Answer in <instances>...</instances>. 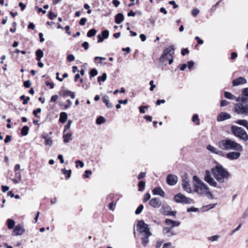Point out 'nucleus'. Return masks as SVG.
I'll list each match as a JSON object with an SVG mask.
<instances>
[{"instance_id":"nucleus-1","label":"nucleus","mask_w":248,"mask_h":248,"mask_svg":"<svg viewBox=\"0 0 248 248\" xmlns=\"http://www.w3.org/2000/svg\"><path fill=\"white\" fill-rule=\"evenodd\" d=\"M212 173L217 180L219 183L217 184L215 180L212 177L211 172L209 170L205 171V174L204 176V180L208 183L210 186L217 187L218 188H221L223 186V183L225 182V180L227 179L230 176V173L228 171L223 168L222 166L218 164L213 168L212 169Z\"/></svg>"},{"instance_id":"nucleus-2","label":"nucleus","mask_w":248,"mask_h":248,"mask_svg":"<svg viewBox=\"0 0 248 248\" xmlns=\"http://www.w3.org/2000/svg\"><path fill=\"white\" fill-rule=\"evenodd\" d=\"M217 146L220 149L225 151L242 152L243 150V146L240 144L229 138L220 140L217 143Z\"/></svg>"},{"instance_id":"nucleus-3","label":"nucleus","mask_w":248,"mask_h":248,"mask_svg":"<svg viewBox=\"0 0 248 248\" xmlns=\"http://www.w3.org/2000/svg\"><path fill=\"white\" fill-rule=\"evenodd\" d=\"M234 105V109L235 113L242 116L248 115V102H238Z\"/></svg>"},{"instance_id":"nucleus-4","label":"nucleus","mask_w":248,"mask_h":248,"mask_svg":"<svg viewBox=\"0 0 248 248\" xmlns=\"http://www.w3.org/2000/svg\"><path fill=\"white\" fill-rule=\"evenodd\" d=\"M232 133L236 137L244 141L248 140V135L246 131L241 127L233 125L231 127Z\"/></svg>"},{"instance_id":"nucleus-5","label":"nucleus","mask_w":248,"mask_h":248,"mask_svg":"<svg viewBox=\"0 0 248 248\" xmlns=\"http://www.w3.org/2000/svg\"><path fill=\"white\" fill-rule=\"evenodd\" d=\"M137 229L140 233L145 234H148L151 235V233L149 231L148 225L143 221L139 220L137 223Z\"/></svg>"},{"instance_id":"nucleus-6","label":"nucleus","mask_w":248,"mask_h":248,"mask_svg":"<svg viewBox=\"0 0 248 248\" xmlns=\"http://www.w3.org/2000/svg\"><path fill=\"white\" fill-rule=\"evenodd\" d=\"M173 199L174 201L177 203L185 204H191L193 203V200L192 199L186 197L180 193L175 195Z\"/></svg>"},{"instance_id":"nucleus-7","label":"nucleus","mask_w":248,"mask_h":248,"mask_svg":"<svg viewBox=\"0 0 248 248\" xmlns=\"http://www.w3.org/2000/svg\"><path fill=\"white\" fill-rule=\"evenodd\" d=\"M160 212L164 216H175L176 211H172L171 207L167 205H163L160 209Z\"/></svg>"},{"instance_id":"nucleus-8","label":"nucleus","mask_w":248,"mask_h":248,"mask_svg":"<svg viewBox=\"0 0 248 248\" xmlns=\"http://www.w3.org/2000/svg\"><path fill=\"white\" fill-rule=\"evenodd\" d=\"M209 190L207 186L204 183H200L199 185H195V191L200 195L205 194L207 190Z\"/></svg>"},{"instance_id":"nucleus-9","label":"nucleus","mask_w":248,"mask_h":248,"mask_svg":"<svg viewBox=\"0 0 248 248\" xmlns=\"http://www.w3.org/2000/svg\"><path fill=\"white\" fill-rule=\"evenodd\" d=\"M173 50L174 48L173 46L167 47L163 51L162 56L160 58V61L164 62L166 60H167V59H168V57L172 56L171 53Z\"/></svg>"},{"instance_id":"nucleus-10","label":"nucleus","mask_w":248,"mask_h":248,"mask_svg":"<svg viewBox=\"0 0 248 248\" xmlns=\"http://www.w3.org/2000/svg\"><path fill=\"white\" fill-rule=\"evenodd\" d=\"M25 232L23 226L21 224H17L15 228L12 232V235H21Z\"/></svg>"},{"instance_id":"nucleus-11","label":"nucleus","mask_w":248,"mask_h":248,"mask_svg":"<svg viewBox=\"0 0 248 248\" xmlns=\"http://www.w3.org/2000/svg\"><path fill=\"white\" fill-rule=\"evenodd\" d=\"M237 102H248V87L242 89L241 96L236 99Z\"/></svg>"},{"instance_id":"nucleus-12","label":"nucleus","mask_w":248,"mask_h":248,"mask_svg":"<svg viewBox=\"0 0 248 248\" xmlns=\"http://www.w3.org/2000/svg\"><path fill=\"white\" fill-rule=\"evenodd\" d=\"M241 152L235 151L229 152L226 155V157L230 160H236L238 159L240 155Z\"/></svg>"},{"instance_id":"nucleus-13","label":"nucleus","mask_w":248,"mask_h":248,"mask_svg":"<svg viewBox=\"0 0 248 248\" xmlns=\"http://www.w3.org/2000/svg\"><path fill=\"white\" fill-rule=\"evenodd\" d=\"M167 183L170 186L175 185L178 181L177 177L173 174H169L167 177Z\"/></svg>"},{"instance_id":"nucleus-14","label":"nucleus","mask_w":248,"mask_h":248,"mask_svg":"<svg viewBox=\"0 0 248 248\" xmlns=\"http://www.w3.org/2000/svg\"><path fill=\"white\" fill-rule=\"evenodd\" d=\"M206 148L208 151H209L212 153H213V154H216L217 155H221V156L224 155V154L222 151L218 149L217 148L211 145H208L207 146Z\"/></svg>"},{"instance_id":"nucleus-15","label":"nucleus","mask_w":248,"mask_h":248,"mask_svg":"<svg viewBox=\"0 0 248 248\" xmlns=\"http://www.w3.org/2000/svg\"><path fill=\"white\" fill-rule=\"evenodd\" d=\"M247 83V80L243 77H239L237 78L234 79L232 82L233 86H237L242 84H244Z\"/></svg>"},{"instance_id":"nucleus-16","label":"nucleus","mask_w":248,"mask_h":248,"mask_svg":"<svg viewBox=\"0 0 248 248\" xmlns=\"http://www.w3.org/2000/svg\"><path fill=\"white\" fill-rule=\"evenodd\" d=\"M231 118V115L225 112L220 113L217 117V120L218 122H221L225 121L227 119H229Z\"/></svg>"},{"instance_id":"nucleus-17","label":"nucleus","mask_w":248,"mask_h":248,"mask_svg":"<svg viewBox=\"0 0 248 248\" xmlns=\"http://www.w3.org/2000/svg\"><path fill=\"white\" fill-rule=\"evenodd\" d=\"M150 205L154 208H158L161 205V201L157 198L152 199L149 202Z\"/></svg>"},{"instance_id":"nucleus-18","label":"nucleus","mask_w":248,"mask_h":248,"mask_svg":"<svg viewBox=\"0 0 248 248\" xmlns=\"http://www.w3.org/2000/svg\"><path fill=\"white\" fill-rule=\"evenodd\" d=\"M182 186L183 189L188 193H190L191 191V188L189 182L186 179L182 180Z\"/></svg>"},{"instance_id":"nucleus-19","label":"nucleus","mask_w":248,"mask_h":248,"mask_svg":"<svg viewBox=\"0 0 248 248\" xmlns=\"http://www.w3.org/2000/svg\"><path fill=\"white\" fill-rule=\"evenodd\" d=\"M153 194L155 195H159L161 197L165 196V192L160 187L155 188L153 190Z\"/></svg>"},{"instance_id":"nucleus-20","label":"nucleus","mask_w":248,"mask_h":248,"mask_svg":"<svg viewBox=\"0 0 248 248\" xmlns=\"http://www.w3.org/2000/svg\"><path fill=\"white\" fill-rule=\"evenodd\" d=\"M124 20V16L123 14L119 13L116 15L115 17V22L117 24H120Z\"/></svg>"},{"instance_id":"nucleus-21","label":"nucleus","mask_w":248,"mask_h":248,"mask_svg":"<svg viewBox=\"0 0 248 248\" xmlns=\"http://www.w3.org/2000/svg\"><path fill=\"white\" fill-rule=\"evenodd\" d=\"M72 134L71 132L64 133L63 135V142L68 143L72 140Z\"/></svg>"},{"instance_id":"nucleus-22","label":"nucleus","mask_w":248,"mask_h":248,"mask_svg":"<svg viewBox=\"0 0 248 248\" xmlns=\"http://www.w3.org/2000/svg\"><path fill=\"white\" fill-rule=\"evenodd\" d=\"M166 223L167 225H170L172 227L178 226L180 224L178 221H173L170 219H167Z\"/></svg>"},{"instance_id":"nucleus-23","label":"nucleus","mask_w":248,"mask_h":248,"mask_svg":"<svg viewBox=\"0 0 248 248\" xmlns=\"http://www.w3.org/2000/svg\"><path fill=\"white\" fill-rule=\"evenodd\" d=\"M103 102L106 104L108 108H111L112 107V104L109 102V97L108 95H105L102 98Z\"/></svg>"},{"instance_id":"nucleus-24","label":"nucleus","mask_w":248,"mask_h":248,"mask_svg":"<svg viewBox=\"0 0 248 248\" xmlns=\"http://www.w3.org/2000/svg\"><path fill=\"white\" fill-rule=\"evenodd\" d=\"M67 118V113L64 112H62L60 114L59 121L60 123L63 124L66 122Z\"/></svg>"},{"instance_id":"nucleus-25","label":"nucleus","mask_w":248,"mask_h":248,"mask_svg":"<svg viewBox=\"0 0 248 248\" xmlns=\"http://www.w3.org/2000/svg\"><path fill=\"white\" fill-rule=\"evenodd\" d=\"M36 61H37L38 62H39L41 61V58H42L43 57L44 53L42 50H41L40 49H38L36 51Z\"/></svg>"},{"instance_id":"nucleus-26","label":"nucleus","mask_w":248,"mask_h":248,"mask_svg":"<svg viewBox=\"0 0 248 248\" xmlns=\"http://www.w3.org/2000/svg\"><path fill=\"white\" fill-rule=\"evenodd\" d=\"M143 235H144V237L142 238L141 243H142V245L144 247H145V246H146V245H147V244L149 242V237L151 235H148V234H143Z\"/></svg>"},{"instance_id":"nucleus-27","label":"nucleus","mask_w":248,"mask_h":248,"mask_svg":"<svg viewBox=\"0 0 248 248\" xmlns=\"http://www.w3.org/2000/svg\"><path fill=\"white\" fill-rule=\"evenodd\" d=\"M224 96L225 98L228 99L235 100L236 101L237 98L234 95H233L232 93L228 92H225L224 93Z\"/></svg>"},{"instance_id":"nucleus-28","label":"nucleus","mask_w":248,"mask_h":248,"mask_svg":"<svg viewBox=\"0 0 248 248\" xmlns=\"http://www.w3.org/2000/svg\"><path fill=\"white\" fill-rule=\"evenodd\" d=\"M62 172L65 175V179H68L71 176V170H66L65 169H62Z\"/></svg>"},{"instance_id":"nucleus-29","label":"nucleus","mask_w":248,"mask_h":248,"mask_svg":"<svg viewBox=\"0 0 248 248\" xmlns=\"http://www.w3.org/2000/svg\"><path fill=\"white\" fill-rule=\"evenodd\" d=\"M29 128L28 126H24L21 129V134L23 136H26L28 134Z\"/></svg>"},{"instance_id":"nucleus-30","label":"nucleus","mask_w":248,"mask_h":248,"mask_svg":"<svg viewBox=\"0 0 248 248\" xmlns=\"http://www.w3.org/2000/svg\"><path fill=\"white\" fill-rule=\"evenodd\" d=\"M15 225V222L12 219H8L7 220V226L9 229L14 228Z\"/></svg>"},{"instance_id":"nucleus-31","label":"nucleus","mask_w":248,"mask_h":248,"mask_svg":"<svg viewBox=\"0 0 248 248\" xmlns=\"http://www.w3.org/2000/svg\"><path fill=\"white\" fill-rule=\"evenodd\" d=\"M235 123L243 126L245 127L248 124V121L246 120H239L235 122Z\"/></svg>"},{"instance_id":"nucleus-32","label":"nucleus","mask_w":248,"mask_h":248,"mask_svg":"<svg viewBox=\"0 0 248 248\" xmlns=\"http://www.w3.org/2000/svg\"><path fill=\"white\" fill-rule=\"evenodd\" d=\"M107 78V75L106 73H103L102 76H99L97 78V81L99 83H100L101 81H105L106 80Z\"/></svg>"},{"instance_id":"nucleus-33","label":"nucleus","mask_w":248,"mask_h":248,"mask_svg":"<svg viewBox=\"0 0 248 248\" xmlns=\"http://www.w3.org/2000/svg\"><path fill=\"white\" fill-rule=\"evenodd\" d=\"M96 32L97 31L96 30L94 29H92L88 31L87 34V36L88 37H93L95 35Z\"/></svg>"},{"instance_id":"nucleus-34","label":"nucleus","mask_w":248,"mask_h":248,"mask_svg":"<svg viewBox=\"0 0 248 248\" xmlns=\"http://www.w3.org/2000/svg\"><path fill=\"white\" fill-rule=\"evenodd\" d=\"M71 93V91L69 90H61L59 92L60 95L62 96H69V94Z\"/></svg>"},{"instance_id":"nucleus-35","label":"nucleus","mask_w":248,"mask_h":248,"mask_svg":"<svg viewBox=\"0 0 248 248\" xmlns=\"http://www.w3.org/2000/svg\"><path fill=\"white\" fill-rule=\"evenodd\" d=\"M145 186V183L143 181H140L138 184L139 190L140 191H143L144 190Z\"/></svg>"},{"instance_id":"nucleus-36","label":"nucleus","mask_w":248,"mask_h":248,"mask_svg":"<svg viewBox=\"0 0 248 248\" xmlns=\"http://www.w3.org/2000/svg\"><path fill=\"white\" fill-rule=\"evenodd\" d=\"M106 120L103 116H99L96 119V123L97 124H101L105 122Z\"/></svg>"},{"instance_id":"nucleus-37","label":"nucleus","mask_w":248,"mask_h":248,"mask_svg":"<svg viewBox=\"0 0 248 248\" xmlns=\"http://www.w3.org/2000/svg\"><path fill=\"white\" fill-rule=\"evenodd\" d=\"M20 99L22 100H23V105L27 104L28 103L29 101L30 100V98L29 97L27 96L26 97L24 95H22L20 96Z\"/></svg>"},{"instance_id":"nucleus-38","label":"nucleus","mask_w":248,"mask_h":248,"mask_svg":"<svg viewBox=\"0 0 248 248\" xmlns=\"http://www.w3.org/2000/svg\"><path fill=\"white\" fill-rule=\"evenodd\" d=\"M72 123V120H69L68 121L67 124L64 126V131H63L64 133H65L67 130L69 129Z\"/></svg>"},{"instance_id":"nucleus-39","label":"nucleus","mask_w":248,"mask_h":248,"mask_svg":"<svg viewBox=\"0 0 248 248\" xmlns=\"http://www.w3.org/2000/svg\"><path fill=\"white\" fill-rule=\"evenodd\" d=\"M101 35L103 36L104 39H107L109 36V31L108 30H104L102 31Z\"/></svg>"},{"instance_id":"nucleus-40","label":"nucleus","mask_w":248,"mask_h":248,"mask_svg":"<svg viewBox=\"0 0 248 248\" xmlns=\"http://www.w3.org/2000/svg\"><path fill=\"white\" fill-rule=\"evenodd\" d=\"M151 198V195L150 194V193H145L144 195V197H143V202H147L148 201H149L150 200V199Z\"/></svg>"},{"instance_id":"nucleus-41","label":"nucleus","mask_w":248,"mask_h":248,"mask_svg":"<svg viewBox=\"0 0 248 248\" xmlns=\"http://www.w3.org/2000/svg\"><path fill=\"white\" fill-rule=\"evenodd\" d=\"M90 74L91 77H93L96 76L97 75L98 72L96 69H92L91 70Z\"/></svg>"},{"instance_id":"nucleus-42","label":"nucleus","mask_w":248,"mask_h":248,"mask_svg":"<svg viewBox=\"0 0 248 248\" xmlns=\"http://www.w3.org/2000/svg\"><path fill=\"white\" fill-rule=\"evenodd\" d=\"M192 121L195 122L197 124H200V121L197 114L194 115L192 117Z\"/></svg>"},{"instance_id":"nucleus-43","label":"nucleus","mask_w":248,"mask_h":248,"mask_svg":"<svg viewBox=\"0 0 248 248\" xmlns=\"http://www.w3.org/2000/svg\"><path fill=\"white\" fill-rule=\"evenodd\" d=\"M193 179L194 180V182H195L196 183V185H199V184L200 183H203V182H202L200 179L199 178L195 175L193 177Z\"/></svg>"},{"instance_id":"nucleus-44","label":"nucleus","mask_w":248,"mask_h":248,"mask_svg":"<svg viewBox=\"0 0 248 248\" xmlns=\"http://www.w3.org/2000/svg\"><path fill=\"white\" fill-rule=\"evenodd\" d=\"M143 209V205L142 204L140 205L138 208L136 209L135 211V214L136 215H139L140 213H141L142 210Z\"/></svg>"},{"instance_id":"nucleus-45","label":"nucleus","mask_w":248,"mask_h":248,"mask_svg":"<svg viewBox=\"0 0 248 248\" xmlns=\"http://www.w3.org/2000/svg\"><path fill=\"white\" fill-rule=\"evenodd\" d=\"M219 235H215L212 236L209 238V240L212 242L216 241L219 238Z\"/></svg>"},{"instance_id":"nucleus-46","label":"nucleus","mask_w":248,"mask_h":248,"mask_svg":"<svg viewBox=\"0 0 248 248\" xmlns=\"http://www.w3.org/2000/svg\"><path fill=\"white\" fill-rule=\"evenodd\" d=\"M52 140L51 138H48V139H46L45 140V144L46 145L51 146L52 145Z\"/></svg>"},{"instance_id":"nucleus-47","label":"nucleus","mask_w":248,"mask_h":248,"mask_svg":"<svg viewBox=\"0 0 248 248\" xmlns=\"http://www.w3.org/2000/svg\"><path fill=\"white\" fill-rule=\"evenodd\" d=\"M23 85L25 88H29L31 86V83L30 80H28L24 82Z\"/></svg>"},{"instance_id":"nucleus-48","label":"nucleus","mask_w":248,"mask_h":248,"mask_svg":"<svg viewBox=\"0 0 248 248\" xmlns=\"http://www.w3.org/2000/svg\"><path fill=\"white\" fill-rule=\"evenodd\" d=\"M41 108H38L37 109L34 110L33 111V114L36 117H39V116L37 115L38 113H40L41 112Z\"/></svg>"},{"instance_id":"nucleus-49","label":"nucleus","mask_w":248,"mask_h":248,"mask_svg":"<svg viewBox=\"0 0 248 248\" xmlns=\"http://www.w3.org/2000/svg\"><path fill=\"white\" fill-rule=\"evenodd\" d=\"M148 107L147 106H141L140 107V112L141 113H144L145 111L144 110L145 108H148Z\"/></svg>"},{"instance_id":"nucleus-50","label":"nucleus","mask_w":248,"mask_h":248,"mask_svg":"<svg viewBox=\"0 0 248 248\" xmlns=\"http://www.w3.org/2000/svg\"><path fill=\"white\" fill-rule=\"evenodd\" d=\"M230 104L229 102L226 100H222L220 103L221 107H224Z\"/></svg>"},{"instance_id":"nucleus-51","label":"nucleus","mask_w":248,"mask_h":248,"mask_svg":"<svg viewBox=\"0 0 248 248\" xmlns=\"http://www.w3.org/2000/svg\"><path fill=\"white\" fill-rule=\"evenodd\" d=\"M76 167H78V164L79 165L81 168H83L84 167V163L79 160L76 161Z\"/></svg>"},{"instance_id":"nucleus-52","label":"nucleus","mask_w":248,"mask_h":248,"mask_svg":"<svg viewBox=\"0 0 248 248\" xmlns=\"http://www.w3.org/2000/svg\"><path fill=\"white\" fill-rule=\"evenodd\" d=\"M67 60L70 62H73L75 60V56L73 54H69L67 56Z\"/></svg>"},{"instance_id":"nucleus-53","label":"nucleus","mask_w":248,"mask_h":248,"mask_svg":"<svg viewBox=\"0 0 248 248\" xmlns=\"http://www.w3.org/2000/svg\"><path fill=\"white\" fill-rule=\"evenodd\" d=\"M57 16V15L55 14L53 12L50 11L49 13V19L52 20L54 18Z\"/></svg>"},{"instance_id":"nucleus-54","label":"nucleus","mask_w":248,"mask_h":248,"mask_svg":"<svg viewBox=\"0 0 248 248\" xmlns=\"http://www.w3.org/2000/svg\"><path fill=\"white\" fill-rule=\"evenodd\" d=\"M92 171L91 170H86L85 171V174L84 175V177L88 178L89 176L92 174Z\"/></svg>"},{"instance_id":"nucleus-55","label":"nucleus","mask_w":248,"mask_h":248,"mask_svg":"<svg viewBox=\"0 0 248 248\" xmlns=\"http://www.w3.org/2000/svg\"><path fill=\"white\" fill-rule=\"evenodd\" d=\"M149 84L150 85L151 87L150 88V90L151 91H154V89L155 88V85L154 84V81L151 80L149 82Z\"/></svg>"},{"instance_id":"nucleus-56","label":"nucleus","mask_w":248,"mask_h":248,"mask_svg":"<svg viewBox=\"0 0 248 248\" xmlns=\"http://www.w3.org/2000/svg\"><path fill=\"white\" fill-rule=\"evenodd\" d=\"M115 205L116 204L115 203H114L113 202H111L108 204V209L110 210L113 211Z\"/></svg>"},{"instance_id":"nucleus-57","label":"nucleus","mask_w":248,"mask_h":248,"mask_svg":"<svg viewBox=\"0 0 248 248\" xmlns=\"http://www.w3.org/2000/svg\"><path fill=\"white\" fill-rule=\"evenodd\" d=\"M86 21L87 19L85 17H83L80 20L79 23L81 26H83L85 24Z\"/></svg>"},{"instance_id":"nucleus-58","label":"nucleus","mask_w":248,"mask_h":248,"mask_svg":"<svg viewBox=\"0 0 248 248\" xmlns=\"http://www.w3.org/2000/svg\"><path fill=\"white\" fill-rule=\"evenodd\" d=\"M199 13V10L197 9H194L192 11V14L195 17H196Z\"/></svg>"},{"instance_id":"nucleus-59","label":"nucleus","mask_w":248,"mask_h":248,"mask_svg":"<svg viewBox=\"0 0 248 248\" xmlns=\"http://www.w3.org/2000/svg\"><path fill=\"white\" fill-rule=\"evenodd\" d=\"M58 96L57 95H52L50 99V102H56L57 100L58 99Z\"/></svg>"},{"instance_id":"nucleus-60","label":"nucleus","mask_w":248,"mask_h":248,"mask_svg":"<svg viewBox=\"0 0 248 248\" xmlns=\"http://www.w3.org/2000/svg\"><path fill=\"white\" fill-rule=\"evenodd\" d=\"M45 84L47 86H49L50 88L51 89H53L54 87V85L53 82H49V81H46L45 82Z\"/></svg>"},{"instance_id":"nucleus-61","label":"nucleus","mask_w":248,"mask_h":248,"mask_svg":"<svg viewBox=\"0 0 248 248\" xmlns=\"http://www.w3.org/2000/svg\"><path fill=\"white\" fill-rule=\"evenodd\" d=\"M181 53L182 55L184 56L186 54H188L189 53V50L187 48H183L181 50Z\"/></svg>"},{"instance_id":"nucleus-62","label":"nucleus","mask_w":248,"mask_h":248,"mask_svg":"<svg viewBox=\"0 0 248 248\" xmlns=\"http://www.w3.org/2000/svg\"><path fill=\"white\" fill-rule=\"evenodd\" d=\"M146 173L141 172H140L138 176V179L139 180H140L142 178H144L145 176Z\"/></svg>"},{"instance_id":"nucleus-63","label":"nucleus","mask_w":248,"mask_h":248,"mask_svg":"<svg viewBox=\"0 0 248 248\" xmlns=\"http://www.w3.org/2000/svg\"><path fill=\"white\" fill-rule=\"evenodd\" d=\"M194 62L193 61H188L187 62V67L189 69H191L194 66Z\"/></svg>"},{"instance_id":"nucleus-64","label":"nucleus","mask_w":248,"mask_h":248,"mask_svg":"<svg viewBox=\"0 0 248 248\" xmlns=\"http://www.w3.org/2000/svg\"><path fill=\"white\" fill-rule=\"evenodd\" d=\"M162 241H158L156 242L155 244L156 248H160L163 244Z\"/></svg>"}]
</instances>
